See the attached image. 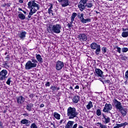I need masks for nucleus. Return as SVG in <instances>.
Returning a JSON list of instances; mask_svg holds the SVG:
<instances>
[{"instance_id":"nucleus-36","label":"nucleus","mask_w":128,"mask_h":128,"mask_svg":"<svg viewBox=\"0 0 128 128\" xmlns=\"http://www.w3.org/2000/svg\"><path fill=\"white\" fill-rule=\"evenodd\" d=\"M116 48L117 49V50H116L117 52H118V54H120V52H121L122 48H120L116 46Z\"/></svg>"},{"instance_id":"nucleus-2","label":"nucleus","mask_w":128,"mask_h":128,"mask_svg":"<svg viewBox=\"0 0 128 128\" xmlns=\"http://www.w3.org/2000/svg\"><path fill=\"white\" fill-rule=\"evenodd\" d=\"M36 66H38V60H36V58L33 56L31 58L30 60H28L27 62H26L25 69L26 70H32V68H36Z\"/></svg>"},{"instance_id":"nucleus-6","label":"nucleus","mask_w":128,"mask_h":128,"mask_svg":"<svg viewBox=\"0 0 128 128\" xmlns=\"http://www.w3.org/2000/svg\"><path fill=\"white\" fill-rule=\"evenodd\" d=\"M87 2L88 0H80L78 4V8L80 12H84L86 10Z\"/></svg>"},{"instance_id":"nucleus-52","label":"nucleus","mask_w":128,"mask_h":128,"mask_svg":"<svg viewBox=\"0 0 128 128\" xmlns=\"http://www.w3.org/2000/svg\"><path fill=\"white\" fill-rule=\"evenodd\" d=\"M74 20H72L71 19V22L70 23V24H71V26H72V23L74 22Z\"/></svg>"},{"instance_id":"nucleus-50","label":"nucleus","mask_w":128,"mask_h":128,"mask_svg":"<svg viewBox=\"0 0 128 128\" xmlns=\"http://www.w3.org/2000/svg\"><path fill=\"white\" fill-rule=\"evenodd\" d=\"M78 128V124H74L72 128Z\"/></svg>"},{"instance_id":"nucleus-53","label":"nucleus","mask_w":128,"mask_h":128,"mask_svg":"<svg viewBox=\"0 0 128 128\" xmlns=\"http://www.w3.org/2000/svg\"><path fill=\"white\" fill-rule=\"evenodd\" d=\"M52 8H53V7H52V4H51L50 7L48 8V10H52Z\"/></svg>"},{"instance_id":"nucleus-11","label":"nucleus","mask_w":128,"mask_h":128,"mask_svg":"<svg viewBox=\"0 0 128 128\" xmlns=\"http://www.w3.org/2000/svg\"><path fill=\"white\" fill-rule=\"evenodd\" d=\"M102 116L103 117L102 118V122L105 124L110 122V117H108L106 115H104V114H102Z\"/></svg>"},{"instance_id":"nucleus-4","label":"nucleus","mask_w":128,"mask_h":128,"mask_svg":"<svg viewBox=\"0 0 128 128\" xmlns=\"http://www.w3.org/2000/svg\"><path fill=\"white\" fill-rule=\"evenodd\" d=\"M62 26L60 24L51 25L48 28V32L50 34H60Z\"/></svg>"},{"instance_id":"nucleus-17","label":"nucleus","mask_w":128,"mask_h":128,"mask_svg":"<svg viewBox=\"0 0 128 128\" xmlns=\"http://www.w3.org/2000/svg\"><path fill=\"white\" fill-rule=\"evenodd\" d=\"M119 112H120L122 116H126V114H128V109L122 107L119 110Z\"/></svg>"},{"instance_id":"nucleus-20","label":"nucleus","mask_w":128,"mask_h":128,"mask_svg":"<svg viewBox=\"0 0 128 128\" xmlns=\"http://www.w3.org/2000/svg\"><path fill=\"white\" fill-rule=\"evenodd\" d=\"M34 108V104L32 103H28L26 106V109L28 112H32V108Z\"/></svg>"},{"instance_id":"nucleus-24","label":"nucleus","mask_w":128,"mask_h":128,"mask_svg":"<svg viewBox=\"0 0 128 128\" xmlns=\"http://www.w3.org/2000/svg\"><path fill=\"white\" fill-rule=\"evenodd\" d=\"M54 116L56 120H60V115L56 112L54 113Z\"/></svg>"},{"instance_id":"nucleus-34","label":"nucleus","mask_w":128,"mask_h":128,"mask_svg":"<svg viewBox=\"0 0 128 128\" xmlns=\"http://www.w3.org/2000/svg\"><path fill=\"white\" fill-rule=\"evenodd\" d=\"M74 122L72 121H68L66 124H68L69 126H72L74 125Z\"/></svg>"},{"instance_id":"nucleus-3","label":"nucleus","mask_w":128,"mask_h":128,"mask_svg":"<svg viewBox=\"0 0 128 128\" xmlns=\"http://www.w3.org/2000/svg\"><path fill=\"white\" fill-rule=\"evenodd\" d=\"M78 112H76V109L74 108L69 107L67 110V116H68L69 120H72L74 118H78Z\"/></svg>"},{"instance_id":"nucleus-32","label":"nucleus","mask_w":128,"mask_h":128,"mask_svg":"<svg viewBox=\"0 0 128 128\" xmlns=\"http://www.w3.org/2000/svg\"><path fill=\"white\" fill-rule=\"evenodd\" d=\"M92 3L86 2V8H92Z\"/></svg>"},{"instance_id":"nucleus-15","label":"nucleus","mask_w":128,"mask_h":128,"mask_svg":"<svg viewBox=\"0 0 128 128\" xmlns=\"http://www.w3.org/2000/svg\"><path fill=\"white\" fill-rule=\"evenodd\" d=\"M96 74L95 76H100V78H102V74L104 72H102L100 69L96 68L95 70Z\"/></svg>"},{"instance_id":"nucleus-59","label":"nucleus","mask_w":128,"mask_h":128,"mask_svg":"<svg viewBox=\"0 0 128 128\" xmlns=\"http://www.w3.org/2000/svg\"><path fill=\"white\" fill-rule=\"evenodd\" d=\"M18 10H20V12H23L22 9V8H18Z\"/></svg>"},{"instance_id":"nucleus-39","label":"nucleus","mask_w":128,"mask_h":128,"mask_svg":"<svg viewBox=\"0 0 128 128\" xmlns=\"http://www.w3.org/2000/svg\"><path fill=\"white\" fill-rule=\"evenodd\" d=\"M128 52V48H122V52Z\"/></svg>"},{"instance_id":"nucleus-28","label":"nucleus","mask_w":128,"mask_h":128,"mask_svg":"<svg viewBox=\"0 0 128 128\" xmlns=\"http://www.w3.org/2000/svg\"><path fill=\"white\" fill-rule=\"evenodd\" d=\"M122 38H128V31L122 32Z\"/></svg>"},{"instance_id":"nucleus-5","label":"nucleus","mask_w":128,"mask_h":128,"mask_svg":"<svg viewBox=\"0 0 128 128\" xmlns=\"http://www.w3.org/2000/svg\"><path fill=\"white\" fill-rule=\"evenodd\" d=\"M90 46L92 50H96L95 54L96 56L100 54V45L98 44L96 42H92Z\"/></svg>"},{"instance_id":"nucleus-55","label":"nucleus","mask_w":128,"mask_h":128,"mask_svg":"<svg viewBox=\"0 0 128 128\" xmlns=\"http://www.w3.org/2000/svg\"><path fill=\"white\" fill-rule=\"evenodd\" d=\"M122 30H123V32H126V30H128V28H123Z\"/></svg>"},{"instance_id":"nucleus-10","label":"nucleus","mask_w":128,"mask_h":128,"mask_svg":"<svg viewBox=\"0 0 128 128\" xmlns=\"http://www.w3.org/2000/svg\"><path fill=\"white\" fill-rule=\"evenodd\" d=\"M78 38L80 42H86L88 40V37L85 34H80L78 36Z\"/></svg>"},{"instance_id":"nucleus-19","label":"nucleus","mask_w":128,"mask_h":128,"mask_svg":"<svg viewBox=\"0 0 128 128\" xmlns=\"http://www.w3.org/2000/svg\"><path fill=\"white\" fill-rule=\"evenodd\" d=\"M20 124H26V126H30V121L26 119H24L20 121Z\"/></svg>"},{"instance_id":"nucleus-49","label":"nucleus","mask_w":128,"mask_h":128,"mask_svg":"<svg viewBox=\"0 0 128 128\" xmlns=\"http://www.w3.org/2000/svg\"><path fill=\"white\" fill-rule=\"evenodd\" d=\"M64 122V119H62L60 122H59L60 124H62V122Z\"/></svg>"},{"instance_id":"nucleus-31","label":"nucleus","mask_w":128,"mask_h":128,"mask_svg":"<svg viewBox=\"0 0 128 128\" xmlns=\"http://www.w3.org/2000/svg\"><path fill=\"white\" fill-rule=\"evenodd\" d=\"M97 124H100V128H108L106 125H104L100 122H98Z\"/></svg>"},{"instance_id":"nucleus-26","label":"nucleus","mask_w":128,"mask_h":128,"mask_svg":"<svg viewBox=\"0 0 128 128\" xmlns=\"http://www.w3.org/2000/svg\"><path fill=\"white\" fill-rule=\"evenodd\" d=\"M92 106H92V101H90L88 102V104L86 106V108L88 110H90V108H92Z\"/></svg>"},{"instance_id":"nucleus-22","label":"nucleus","mask_w":128,"mask_h":128,"mask_svg":"<svg viewBox=\"0 0 128 128\" xmlns=\"http://www.w3.org/2000/svg\"><path fill=\"white\" fill-rule=\"evenodd\" d=\"M18 16L20 20H26V16L24 14L20 12H18Z\"/></svg>"},{"instance_id":"nucleus-40","label":"nucleus","mask_w":128,"mask_h":128,"mask_svg":"<svg viewBox=\"0 0 128 128\" xmlns=\"http://www.w3.org/2000/svg\"><path fill=\"white\" fill-rule=\"evenodd\" d=\"M53 12L54 11H52V10H48V14H51L52 15V16H54V14Z\"/></svg>"},{"instance_id":"nucleus-38","label":"nucleus","mask_w":128,"mask_h":128,"mask_svg":"<svg viewBox=\"0 0 128 128\" xmlns=\"http://www.w3.org/2000/svg\"><path fill=\"white\" fill-rule=\"evenodd\" d=\"M30 128H38V126L36 124L34 123H33L31 124Z\"/></svg>"},{"instance_id":"nucleus-12","label":"nucleus","mask_w":128,"mask_h":128,"mask_svg":"<svg viewBox=\"0 0 128 128\" xmlns=\"http://www.w3.org/2000/svg\"><path fill=\"white\" fill-rule=\"evenodd\" d=\"M16 100L18 104H22L26 100V98L22 96H20L18 98H16Z\"/></svg>"},{"instance_id":"nucleus-13","label":"nucleus","mask_w":128,"mask_h":128,"mask_svg":"<svg viewBox=\"0 0 128 128\" xmlns=\"http://www.w3.org/2000/svg\"><path fill=\"white\" fill-rule=\"evenodd\" d=\"M58 2H62V6L63 8H66V6H68L70 4V2L68 0H58Z\"/></svg>"},{"instance_id":"nucleus-18","label":"nucleus","mask_w":128,"mask_h":128,"mask_svg":"<svg viewBox=\"0 0 128 128\" xmlns=\"http://www.w3.org/2000/svg\"><path fill=\"white\" fill-rule=\"evenodd\" d=\"M18 36L19 38H20V40H24L26 38V32L23 31L22 32H20Z\"/></svg>"},{"instance_id":"nucleus-35","label":"nucleus","mask_w":128,"mask_h":128,"mask_svg":"<svg viewBox=\"0 0 128 128\" xmlns=\"http://www.w3.org/2000/svg\"><path fill=\"white\" fill-rule=\"evenodd\" d=\"M96 114L98 116H102V111H100V110L98 109L96 110Z\"/></svg>"},{"instance_id":"nucleus-47","label":"nucleus","mask_w":128,"mask_h":128,"mask_svg":"<svg viewBox=\"0 0 128 128\" xmlns=\"http://www.w3.org/2000/svg\"><path fill=\"white\" fill-rule=\"evenodd\" d=\"M46 86H50V82H47L46 84H45Z\"/></svg>"},{"instance_id":"nucleus-8","label":"nucleus","mask_w":128,"mask_h":128,"mask_svg":"<svg viewBox=\"0 0 128 128\" xmlns=\"http://www.w3.org/2000/svg\"><path fill=\"white\" fill-rule=\"evenodd\" d=\"M8 70H3L0 72V80H4V78H6L8 76Z\"/></svg>"},{"instance_id":"nucleus-57","label":"nucleus","mask_w":128,"mask_h":128,"mask_svg":"<svg viewBox=\"0 0 128 128\" xmlns=\"http://www.w3.org/2000/svg\"><path fill=\"white\" fill-rule=\"evenodd\" d=\"M44 104H41L40 105V108H44Z\"/></svg>"},{"instance_id":"nucleus-33","label":"nucleus","mask_w":128,"mask_h":128,"mask_svg":"<svg viewBox=\"0 0 128 128\" xmlns=\"http://www.w3.org/2000/svg\"><path fill=\"white\" fill-rule=\"evenodd\" d=\"M11 80H12V77L8 78L6 82V84H8V86H10V82H12Z\"/></svg>"},{"instance_id":"nucleus-27","label":"nucleus","mask_w":128,"mask_h":128,"mask_svg":"<svg viewBox=\"0 0 128 128\" xmlns=\"http://www.w3.org/2000/svg\"><path fill=\"white\" fill-rule=\"evenodd\" d=\"M92 22V19L90 18H88L86 19L83 20L82 22V24H86V22Z\"/></svg>"},{"instance_id":"nucleus-46","label":"nucleus","mask_w":128,"mask_h":128,"mask_svg":"<svg viewBox=\"0 0 128 128\" xmlns=\"http://www.w3.org/2000/svg\"><path fill=\"white\" fill-rule=\"evenodd\" d=\"M32 18V15H30V14L28 15V18H26V20H30V18Z\"/></svg>"},{"instance_id":"nucleus-43","label":"nucleus","mask_w":128,"mask_h":128,"mask_svg":"<svg viewBox=\"0 0 128 128\" xmlns=\"http://www.w3.org/2000/svg\"><path fill=\"white\" fill-rule=\"evenodd\" d=\"M35 94H31L29 95V98H34L35 96Z\"/></svg>"},{"instance_id":"nucleus-51","label":"nucleus","mask_w":128,"mask_h":128,"mask_svg":"<svg viewBox=\"0 0 128 128\" xmlns=\"http://www.w3.org/2000/svg\"><path fill=\"white\" fill-rule=\"evenodd\" d=\"M5 6H6L8 8H9V6H10V3H8L6 4Z\"/></svg>"},{"instance_id":"nucleus-58","label":"nucleus","mask_w":128,"mask_h":128,"mask_svg":"<svg viewBox=\"0 0 128 128\" xmlns=\"http://www.w3.org/2000/svg\"><path fill=\"white\" fill-rule=\"evenodd\" d=\"M65 128H70V127L66 124V125Z\"/></svg>"},{"instance_id":"nucleus-9","label":"nucleus","mask_w":128,"mask_h":128,"mask_svg":"<svg viewBox=\"0 0 128 128\" xmlns=\"http://www.w3.org/2000/svg\"><path fill=\"white\" fill-rule=\"evenodd\" d=\"M64 62L58 60L56 63V70H60L64 68Z\"/></svg>"},{"instance_id":"nucleus-37","label":"nucleus","mask_w":128,"mask_h":128,"mask_svg":"<svg viewBox=\"0 0 128 128\" xmlns=\"http://www.w3.org/2000/svg\"><path fill=\"white\" fill-rule=\"evenodd\" d=\"M120 56H121V60H126L128 58V57L124 56L122 54H120Z\"/></svg>"},{"instance_id":"nucleus-54","label":"nucleus","mask_w":128,"mask_h":128,"mask_svg":"<svg viewBox=\"0 0 128 128\" xmlns=\"http://www.w3.org/2000/svg\"><path fill=\"white\" fill-rule=\"evenodd\" d=\"M78 88H80V86H75V89H76V90H78Z\"/></svg>"},{"instance_id":"nucleus-56","label":"nucleus","mask_w":128,"mask_h":128,"mask_svg":"<svg viewBox=\"0 0 128 128\" xmlns=\"http://www.w3.org/2000/svg\"><path fill=\"white\" fill-rule=\"evenodd\" d=\"M116 126H115L114 127V128H120V126H118V124H116Z\"/></svg>"},{"instance_id":"nucleus-63","label":"nucleus","mask_w":128,"mask_h":128,"mask_svg":"<svg viewBox=\"0 0 128 128\" xmlns=\"http://www.w3.org/2000/svg\"><path fill=\"white\" fill-rule=\"evenodd\" d=\"M10 55H7V56L6 57V58H10Z\"/></svg>"},{"instance_id":"nucleus-41","label":"nucleus","mask_w":128,"mask_h":128,"mask_svg":"<svg viewBox=\"0 0 128 128\" xmlns=\"http://www.w3.org/2000/svg\"><path fill=\"white\" fill-rule=\"evenodd\" d=\"M124 78H126V80H128V70L125 72Z\"/></svg>"},{"instance_id":"nucleus-60","label":"nucleus","mask_w":128,"mask_h":128,"mask_svg":"<svg viewBox=\"0 0 128 128\" xmlns=\"http://www.w3.org/2000/svg\"><path fill=\"white\" fill-rule=\"evenodd\" d=\"M0 128H2V122L0 121Z\"/></svg>"},{"instance_id":"nucleus-48","label":"nucleus","mask_w":128,"mask_h":128,"mask_svg":"<svg viewBox=\"0 0 128 128\" xmlns=\"http://www.w3.org/2000/svg\"><path fill=\"white\" fill-rule=\"evenodd\" d=\"M68 28H72V24H70V23H68V24H67Z\"/></svg>"},{"instance_id":"nucleus-64","label":"nucleus","mask_w":128,"mask_h":128,"mask_svg":"<svg viewBox=\"0 0 128 128\" xmlns=\"http://www.w3.org/2000/svg\"><path fill=\"white\" fill-rule=\"evenodd\" d=\"M78 128H84V127L82 126H79Z\"/></svg>"},{"instance_id":"nucleus-30","label":"nucleus","mask_w":128,"mask_h":128,"mask_svg":"<svg viewBox=\"0 0 128 128\" xmlns=\"http://www.w3.org/2000/svg\"><path fill=\"white\" fill-rule=\"evenodd\" d=\"M102 53L103 54H106V52H108V48L106 47H103L102 48Z\"/></svg>"},{"instance_id":"nucleus-21","label":"nucleus","mask_w":128,"mask_h":128,"mask_svg":"<svg viewBox=\"0 0 128 128\" xmlns=\"http://www.w3.org/2000/svg\"><path fill=\"white\" fill-rule=\"evenodd\" d=\"M80 96H74L72 102L74 104H78L80 100Z\"/></svg>"},{"instance_id":"nucleus-29","label":"nucleus","mask_w":128,"mask_h":128,"mask_svg":"<svg viewBox=\"0 0 128 128\" xmlns=\"http://www.w3.org/2000/svg\"><path fill=\"white\" fill-rule=\"evenodd\" d=\"M76 16H78V14L76 13L73 12L71 16V20H74V18H76Z\"/></svg>"},{"instance_id":"nucleus-16","label":"nucleus","mask_w":128,"mask_h":128,"mask_svg":"<svg viewBox=\"0 0 128 128\" xmlns=\"http://www.w3.org/2000/svg\"><path fill=\"white\" fill-rule=\"evenodd\" d=\"M36 60H37L38 63L39 62V64H42V62H44V59H42V58L40 54H36Z\"/></svg>"},{"instance_id":"nucleus-42","label":"nucleus","mask_w":128,"mask_h":128,"mask_svg":"<svg viewBox=\"0 0 128 128\" xmlns=\"http://www.w3.org/2000/svg\"><path fill=\"white\" fill-rule=\"evenodd\" d=\"M22 115L23 116H24V118H26V116H30V114H28V113L26 112L24 114H22Z\"/></svg>"},{"instance_id":"nucleus-62","label":"nucleus","mask_w":128,"mask_h":128,"mask_svg":"<svg viewBox=\"0 0 128 128\" xmlns=\"http://www.w3.org/2000/svg\"><path fill=\"white\" fill-rule=\"evenodd\" d=\"M128 79H126V80L124 82V84H128Z\"/></svg>"},{"instance_id":"nucleus-45","label":"nucleus","mask_w":128,"mask_h":128,"mask_svg":"<svg viewBox=\"0 0 128 128\" xmlns=\"http://www.w3.org/2000/svg\"><path fill=\"white\" fill-rule=\"evenodd\" d=\"M50 90H52L54 91V90H56V87L54 86H50Z\"/></svg>"},{"instance_id":"nucleus-61","label":"nucleus","mask_w":128,"mask_h":128,"mask_svg":"<svg viewBox=\"0 0 128 128\" xmlns=\"http://www.w3.org/2000/svg\"><path fill=\"white\" fill-rule=\"evenodd\" d=\"M19 2H20V4H22V2H24V0H19Z\"/></svg>"},{"instance_id":"nucleus-14","label":"nucleus","mask_w":128,"mask_h":128,"mask_svg":"<svg viewBox=\"0 0 128 128\" xmlns=\"http://www.w3.org/2000/svg\"><path fill=\"white\" fill-rule=\"evenodd\" d=\"M114 102H115L116 108L117 110H120L121 108H122V103H120V101L116 100H115Z\"/></svg>"},{"instance_id":"nucleus-25","label":"nucleus","mask_w":128,"mask_h":128,"mask_svg":"<svg viewBox=\"0 0 128 128\" xmlns=\"http://www.w3.org/2000/svg\"><path fill=\"white\" fill-rule=\"evenodd\" d=\"M128 123L127 122H124L120 124H118V126L119 128H126V126H128Z\"/></svg>"},{"instance_id":"nucleus-44","label":"nucleus","mask_w":128,"mask_h":128,"mask_svg":"<svg viewBox=\"0 0 128 128\" xmlns=\"http://www.w3.org/2000/svg\"><path fill=\"white\" fill-rule=\"evenodd\" d=\"M105 84H109V85L110 86L112 84V82H110V81L108 80H104Z\"/></svg>"},{"instance_id":"nucleus-23","label":"nucleus","mask_w":128,"mask_h":128,"mask_svg":"<svg viewBox=\"0 0 128 128\" xmlns=\"http://www.w3.org/2000/svg\"><path fill=\"white\" fill-rule=\"evenodd\" d=\"M84 14L83 13H82V14L78 13V18L80 19V22H81L84 20Z\"/></svg>"},{"instance_id":"nucleus-1","label":"nucleus","mask_w":128,"mask_h":128,"mask_svg":"<svg viewBox=\"0 0 128 128\" xmlns=\"http://www.w3.org/2000/svg\"><path fill=\"white\" fill-rule=\"evenodd\" d=\"M36 0L30 1L28 3V8L30 10L29 14L32 16L40 10V5L36 2Z\"/></svg>"},{"instance_id":"nucleus-7","label":"nucleus","mask_w":128,"mask_h":128,"mask_svg":"<svg viewBox=\"0 0 128 128\" xmlns=\"http://www.w3.org/2000/svg\"><path fill=\"white\" fill-rule=\"evenodd\" d=\"M112 110V106L110 104H106L102 110V112H106V114H110V111Z\"/></svg>"}]
</instances>
